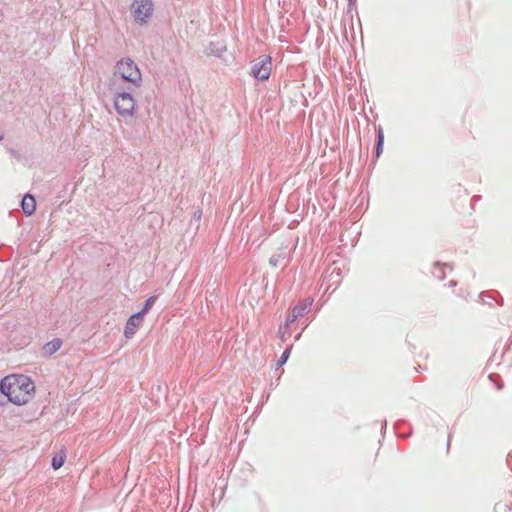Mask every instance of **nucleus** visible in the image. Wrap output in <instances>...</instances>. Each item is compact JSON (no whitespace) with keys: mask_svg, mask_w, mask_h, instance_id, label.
Segmentation results:
<instances>
[{"mask_svg":"<svg viewBox=\"0 0 512 512\" xmlns=\"http://www.w3.org/2000/svg\"><path fill=\"white\" fill-rule=\"evenodd\" d=\"M0 391L16 406L28 404L35 396L33 380L24 374H10L0 381Z\"/></svg>","mask_w":512,"mask_h":512,"instance_id":"obj_1","label":"nucleus"},{"mask_svg":"<svg viewBox=\"0 0 512 512\" xmlns=\"http://www.w3.org/2000/svg\"><path fill=\"white\" fill-rule=\"evenodd\" d=\"M115 76L131 83L135 87H140L142 82V75L137 64L129 58L118 61L115 66Z\"/></svg>","mask_w":512,"mask_h":512,"instance_id":"obj_2","label":"nucleus"},{"mask_svg":"<svg viewBox=\"0 0 512 512\" xmlns=\"http://www.w3.org/2000/svg\"><path fill=\"white\" fill-rule=\"evenodd\" d=\"M154 12V4L152 0H133L131 5V13L135 22L146 24L152 17Z\"/></svg>","mask_w":512,"mask_h":512,"instance_id":"obj_3","label":"nucleus"},{"mask_svg":"<svg viewBox=\"0 0 512 512\" xmlns=\"http://www.w3.org/2000/svg\"><path fill=\"white\" fill-rule=\"evenodd\" d=\"M114 107L122 117H131L135 110V100L130 93H116Z\"/></svg>","mask_w":512,"mask_h":512,"instance_id":"obj_4","label":"nucleus"},{"mask_svg":"<svg viewBox=\"0 0 512 512\" xmlns=\"http://www.w3.org/2000/svg\"><path fill=\"white\" fill-rule=\"evenodd\" d=\"M272 71V61L269 56L259 58L252 67V75L261 81L269 79Z\"/></svg>","mask_w":512,"mask_h":512,"instance_id":"obj_5","label":"nucleus"},{"mask_svg":"<svg viewBox=\"0 0 512 512\" xmlns=\"http://www.w3.org/2000/svg\"><path fill=\"white\" fill-rule=\"evenodd\" d=\"M313 299L305 298L299 301L295 306L291 308L287 316V324L293 323L299 317L304 316V314L310 309L312 306Z\"/></svg>","mask_w":512,"mask_h":512,"instance_id":"obj_6","label":"nucleus"},{"mask_svg":"<svg viewBox=\"0 0 512 512\" xmlns=\"http://www.w3.org/2000/svg\"><path fill=\"white\" fill-rule=\"evenodd\" d=\"M142 321L143 317L138 313H135L132 316H130L126 322L124 329L125 338H132L135 335L137 329L142 325Z\"/></svg>","mask_w":512,"mask_h":512,"instance_id":"obj_7","label":"nucleus"},{"mask_svg":"<svg viewBox=\"0 0 512 512\" xmlns=\"http://www.w3.org/2000/svg\"><path fill=\"white\" fill-rule=\"evenodd\" d=\"M21 206L25 214L31 215L35 211L36 201L33 196L27 194L24 196Z\"/></svg>","mask_w":512,"mask_h":512,"instance_id":"obj_8","label":"nucleus"},{"mask_svg":"<svg viewBox=\"0 0 512 512\" xmlns=\"http://www.w3.org/2000/svg\"><path fill=\"white\" fill-rule=\"evenodd\" d=\"M289 261L290 258L289 256L287 255L286 251L283 250V249H280L278 252L274 253L270 259H269V263L272 267H277L279 266L280 264H282L284 261Z\"/></svg>","mask_w":512,"mask_h":512,"instance_id":"obj_9","label":"nucleus"},{"mask_svg":"<svg viewBox=\"0 0 512 512\" xmlns=\"http://www.w3.org/2000/svg\"><path fill=\"white\" fill-rule=\"evenodd\" d=\"M65 459L66 454L64 451H60L58 454L54 455L51 462L53 469L58 470L61 468L65 462Z\"/></svg>","mask_w":512,"mask_h":512,"instance_id":"obj_10","label":"nucleus"},{"mask_svg":"<svg viewBox=\"0 0 512 512\" xmlns=\"http://www.w3.org/2000/svg\"><path fill=\"white\" fill-rule=\"evenodd\" d=\"M61 345H62L61 340L54 339V340H52V341H50L49 343L46 344L45 349H46L47 352L52 354V353L56 352L57 350H59Z\"/></svg>","mask_w":512,"mask_h":512,"instance_id":"obj_11","label":"nucleus"},{"mask_svg":"<svg viewBox=\"0 0 512 512\" xmlns=\"http://www.w3.org/2000/svg\"><path fill=\"white\" fill-rule=\"evenodd\" d=\"M155 300H156V298L154 296L149 297L146 300L143 309L140 312H138V314H140L142 317H144V315L153 307Z\"/></svg>","mask_w":512,"mask_h":512,"instance_id":"obj_12","label":"nucleus"},{"mask_svg":"<svg viewBox=\"0 0 512 512\" xmlns=\"http://www.w3.org/2000/svg\"><path fill=\"white\" fill-rule=\"evenodd\" d=\"M291 349H292V347H289V348L285 349V351L282 353V355L278 361L279 366H282L288 360V358L291 354Z\"/></svg>","mask_w":512,"mask_h":512,"instance_id":"obj_13","label":"nucleus"},{"mask_svg":"<svg viewBox=\"0 0 512 512\" xmlns=\"http://www.w3.org/2000/svg\"><path fill=\"white\" fill-rule=\"evenodd\" d=\"M377 143L379 144V146H383V143H384V133H383L382 128L378 129Z\"/></svg>","mask_w":512,"mask_h":512,"instance_id":"obj_14","label":"nucleus"},{"mask_svg":"<svg viewBox=\"0 0 512 512\" xmlns=\"http://www.w3.org/2000/svg\"><path fill=\"white\" fill-rule=\"evenodd\" d=\"M382 149H383V146H379V144L377 143V147H376V155H377V157H379V155L381 154Z\"/></svg>","mask_w":512,"mask_h":512,"instance_id":"obj_15","label":"nucleus"},{"mask_svg":"<svg viewBox=\"0 0 512 512\" xmlns=\"http://www.w3.org/2000/svg\"><path fill=\"white\" fill-rule=\"evenodd\" d=\"M350 5H354L356 3V0H348Z\"/></svg>","mask_w":512,"mask_h":512,"instance_id":"obj_16","label":"nucleus"},{"mask_svg":"<svg viewBox=\"0 0 512 512\" xmlns=\"http://www.w3.org/2000/svg\"><path fill=\"white\" fill-rule=\"evenodd\" d=\"M3 139V134L2 132L0 131V141Z\"/></svg>","mask_w":512,"mask_h":512,"instance_id":"obj_17","label":"nucleus"}]
</instances>
